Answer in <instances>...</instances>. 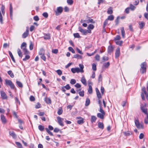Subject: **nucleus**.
Here are the masks:
<instances>
[{
  "mask_svg": "<svg viewBox=\"0 0 148 148\" xmlns=\"http://www.w3.org/2000/svg\"><path fill=\"white\" fill-rule=\"evenodd\" d=\"M8 73L12 78H13L14 77V75L11 71H8Z\"/></svg>",
  "mask_w": 148,
  "mask_h": 148,
  "instance_id": "obj_33",
  "label": "nucleus"
},
{
  "mask_svg": "<svg viewBox=\"0 0 148 148\" xmlns=\"http://www.w3.org/2000/svg\"><path fill=\"white\" fill-rule=\"evenodd\" d=\"M45 51L43 49H41L39 52V54L41 55L44 54Z\"/></svg>",
  "mask_w": 148,
  "mask_h": 148,
  "instance_id": "obj_37",
  "label": "nucleus"
},
{
  "mask_svg": "<svg viewBox=\"0 0 148 148\" xmlns=\"http://www.w3.org/2000/svg\"><path fill=\"white\" fill-rule=\"evenodd\" d=\"M45 101L46 103L48 104L51 103V101L50 99L49 98H46Z\"/></svg>",
  "mask_w": 148,
  "mask_h": 148,
  "instance_id": "obj_41",
  "label": "nucleus"
},
{
  "mask_svg": "<svg viewBox=\"0 0 148 148\" xmlns=\"http://www.w3.org/2000/svg\"><path fill=\"white\" fill-rule=\"evenodd\" d=\"M57 119L58 122L59 124L61 126H64V125L62 122V121L64 120V119L62 118L59 116H58L57 117Z\"/></svg>",
  "mask_w": 148,
  "mask_h": 148,
  "instance_id": "obj_8",
  "label": "nucleus"
},
{
  "mask_svg": "<svg viewBox=\"0 0 148 148\" xmlns=\"http://www.w3.org/2000/svg\"><path fill=\"white\" fill-rule=\"evenodd\" d=\"M92 69L94 71L96 70V65L94 63H93L92 65Z\"/></svg>",
  "mask_w": 148,
  "mask_h": 148,
  "instance_id": "obj_54",
  "label": "nucleus"
},
{
  "mask_svg": "<svg viewBox=\"0 0 148 148\" xmlns=\"http://www.w3.org/2000/svg\"><path fill=\"white\" fill-rule=\"evenodd\" d=\"M108 19H106L103 23V27L104 28L108 23Z\"/></svg>",
  "mask_w": 148,
  "mask_h": 148,
  "instance_id": "obj_56",
  "label": "nucleus"
},
{
  "mask_svg": "<svg viewBox=\"0 0 148 148\" xmlns=\"http://www.w3.org/2000/svg\"><path fill=\"white\" fill-rule=\"evenodd\" d=\"M108 14H111L113 13L112 8V7H110L108 8L107 11Z\"/></svg>",
  "mask_w": 148,
  "mask_h": 148,
  "instance_id": "obj_24",
  "label": "nucleus"
},
{
  "mask_svg": "<svg viewBox=\"0 0 148 148\" xmlns=\"http://www.w3.org/2000/svg\"><path fill=\"white\" fill-rule=\"evenodd\" d=\"M88 93L90 94H91L92 93V87L90 85H89V88L88 89Z\"/></svg>",
  "mask_w": 148,
  "mask_h": 148,
  "instance_id": "obj_25",
  "label": "nucleus"
},
{
  "mask_svg": "<svg viewBox=\"0 0 148 148\" xmlns=\"http://www.w3.org/2000/svg\"><path fill=\"white\" fill-rule=\"evenodd\" d=\"M9 54L10 56V57H11V59L14 62H15V60L13 57V56L12 54V53H11V52L10 51H9Z\"/></svg>",
  "mask_w": 148,
  "mask_h": 148,
  "instance_id": "obj_30",
  "label": "nucleus"
},
{
  "mask_svg": "<svg viewBox=\"0 0 148 148\" xmlns=\"http://www.w3.org/2000/svg\"><path fill=\"white\" fill-rule=\"evenodd\" d=\"M79 31L84 35H86L87 32L88 30L84 29L81 27H79Z\"/></svg>",
  "mask_w": 148,
  "mask_h": 148,
  "instance_id": "obj_13",
  "label": "nucleus"
},
{
  "mask_svg": "<svg viewBox=\"0 0 148 148\" xmlns=\"http://www.w3.org/2000/svg\"><path fill=\"white\" fill-rule=\"evenodd\" d=\"M42 15L45 18H47L48 17V15L47 13L45 12L43 13Z\"/></svg>",
  "mask_w": 148,
  "mask_h": 148,
  "instance_id": "obj_63",
  "label": "nucleus"
},
{
  "mask_svg": "<svg viewBox=\"0 0 148 148\" xmlns=\"http://www.w3.org/2000/svg\"><path fill=\"white\" fill-rule=\"evenodd\" d=\"M96 91V92L98 98L99 99L101 97V94L99 92V91L98 88H96L95 89Z\"/></svg>",
  "mask_w": 148,
  "mask_h": 148,
  "instance_id": "obj_15",
  "label": "nucleus"
},
{
  "mask_svg": "<svg viewBox=\"0 0 148 148\" xmlns=\"http://www.w3.org/2000/svg\"><path fill=\"white\" fill-rule=\"evenodd\" d=\"M102 79V77L101 74H100L99 76L98 80L99 82L101 81Z\"/></svg>",
  "mask_w": 148,
  "mask_h": 148,
  "instance_id": "obj_62",
  "label": "nucleus"
},
{
  "mask_svg": "<svg viewBox=\"0 0 148 148\" xmlns=\"http://www.w3.org/2000/svg\"><path fill=\"white\" fill-rule=\"evenodd\" d=\"M144 16L145 18L148 20V13H145L144 14Z\"/></svg>",
  "mask_w": 148,
  "mask_h": 148,
  "instance_id": "obj_64",
  "label": "nucleus"
},
{
  "mask_svg": "<svg viewBox=\"0 0 148 148\" xmlns=\"http://www.w3.org/2000/svg\"><path fill=\"white\" fill-rule=\"evenodd\" d=\"M107 19L108 20L112 21L114 19V16L113 15H110L108 16Z\"/></svg>",
  "mask_w": 148,
  "mask_h": 148,
  "instance_id": "obj_34",
  "label": "nucleus"
},
{
  "mask_svg": "<svg viewBox=\"0 0 148 148\" xmlns=\"http://www.w3.org/2000/svg\"><path fill=\"white\" fill-rule=\"evenodd\" d=\"M73 36L74 37L76 38H79L80 37V36L79 35V34L78 33L74 34Z\"/></svg>",
  "mask_w": 148,
  "mask_h": 148,
  "instance_id": "obj_52",
  "label": "nucleus"
},
{
  "mask_svg": "<svg viewBox=\"0 0 148 148\" xmlns=\"http://www.w3.org/2000/svg\"><path fill=\"white\" fill-rule=\"evenodd\" d=\"M79 95L81 97H83L84 96V91H80L78 92Z\"/></svg>",
  "mask_w": 148,
  "mask_h": 148,
  "instance_id": "obj_50",
  "label": "nucleus"
},
{
  "mask_svg": "<svg viewBox=\"0 0 148 148\" xmlns=\"http://www.w3.org/2000/svg\"><path fill=\"white\" fill-rule=\"evenodd\" d=\"M115 43L116 44L119 45L120 46H121L123 43L122 41H117L115 42Z\"/></svg>",
  "mask_w": 148,
  "mask_h": 148,
  "instance_id": "obj_40",
  "label": "nucleus"
},
{
  "mask_svg": "<svg viewBox=\"0 0 148 148\" xmlns=\"http://www.w3.org/2000/svg\"><path fill=\"white\" fill-rule=\"evenodd\" d=\"M130 8L132 10H134L136 8V7L132 4L130 5Z\"/></svg>",
  "mask_w": 148,
  "mask_h": 148,
  "instance_id": "obj_57",
  "label": "nucleus"
},
{
  "mask_svg": "<svg viewBox=\"0 0 148 148\" xmlns=\"http://www.w3.org/2000/svg\"><path fill=\"white\" fill-rule=\"evenodd\" d=\"M113 48L112 46H108V53H110L113 51Z\"/></svg>",
  "mask_w": 148,
  "mask_h": 148,
  "instance_id": "obj_21",
  "label": "nucleus"
},
{
  "mask_svg": "<svg viewBox=\"0 0 148 148\" xmlns=\"http://www.w3.org/2000/svg\"><path fill=\"white\" fill-rule=\"evenodd\" d=\"M45 130H46L47 132L51 136H53V133L50 132L49 130L47 128H45Z\"/></svg>",
  "mask_w": 148,
  "mask_h": 148,
  "instance_id": "obj_43",
  "label": "nucleus"
},
{
  "mask_svg": "<svg viewBox=\"0 0 148 148\" xmlns=\"http://www.w3.org/2000/svg\"><path fill=\"white\" fill-rule=\"evenodd\" d=\"M63 112V110L62 108H60L59 109L57 113L59 115H60Z\"/></svg>",
  "mask_w": 148,
  "mask_h": 148,
  "instance_id": "obj_38",
  "label": "nucleus"
},
{
  "mask_svg": "<svg viewBox=\"0 0 148 148\" xmlns=\"http://www.w3.org/2000/svg\"><path fill=\"white\" fill-rule=\"evenodd\" d=\"M63 11V8L61 7H59L57 8V10L55 11L56 16H58L61 14Z\"/></svg>",
  "mask_w": 148,
  "mask_h": 148,
  "instance_id": "obj_5",
  "label": "nucleus"
},
{
  "mask_svg": "<svg viewBox=\"0 0 148 148\" xmlns=\"http://www.w3.org/2000/svg\"><path fill=\"white\" fill-rule=\"evenodd\" d=\"M5 81L7 85L9 86L11 89H14L15 87L14 85L10 80L5 79Z\"/></svg>",
  "mask_w": 148,
  "mask_h": 148,
  "instance_id": "obj_3",
  "label": "nucleus"
},
{
  "mask_svg": "<svg viewBox=\"0 0 148 148\" xmlns=\"http://www.w3.org/2000/svg\"><path fill=\"white\" fill-rule=\"evenodd\" d=\"M17 85L20 87H22L23 85L22 83L19 81H17L16 82Z\"/></svg>",
  "mask_w": 148,
  "mask_h": 148,
  "instance_id": "obj_42",
  "label": "nucleus"
},
{
  "mask_svg": "<svg viewBox=\"0 0 148 148\" xmlns=\"http://www.w3.org/2000/svg\"><path fill=\"white\" fill-rule=\"evenodd\" d=\"M146 104H145L144 105L142 104L140 106V108L142 112L147 115L148 113L147 112V108H146Z\"/></svg>",
  "mask_w": 148,
  "mask_h": 148,
  "instance_id": "obj_6",
  "label": "nucleus"
},
{
  "mask_svg": "<svg viewBox=\"0 0 148 148\" xmlns=\"http://www.w3.org/2000/svg\"><path fill=\"white\" fill-rule=\"evenodd\" d=\"M98 127L100 129H103L104 128V125L102 123L99 122L98 123Z\"/></svg>",
  "mask_w": 148,
  "mask_h": 148,
  "instance_id": "obj_19",
  "label": "nucleus"
},
{
  "mask_svg": "<svg viewBox=\"0 0 148 148\" xmlns=\"http://www.w3.org/2000/svg\"><path fill=\"white\" fill-rule=\"evenodd\" d=\"M99 111L101 113L105 114V112L104 111V110L102 108L101 106H100V110H99Z\"/></svg>",
  "mask_w": 148,
  "mask_h": 148,
  "instance_id": "obj_47",
  "label": "nucleus"
},
{
  "mask_svg": "<svg viewBox=\"0 0 148 148\" xmlns=\"http://www.w3.org/2000/svg\"><path fill=\"white\" fill-rule=\"evenodd\" d=\"M38 128L40 131H42L44 129V127L43 126H42L41 125H39L38 126Z\"/></svg>",
  "mask_w": 148,
  "mask_h": 148,
  "instance_id": "obj_36",
  "label": "nucleus"
},
{
  "mask_svg": "<svg viewBox=\"0 0 148 148\" xmlns=\"http://www.w3.org/2000/svg\"><path fill=\"white\" fill-rule=\"evenodd\" d=\"M84 22H85L88 23H95V22L93 21V19L90 18V17H88L87 20H84Z\"/></svg>",
  "mask_w": 148,
  "mask_h": 148,
  "instance_id": "obj_12",
  "label": "nucleus"
},
{
  "mask_svg": "<svg viewBox=\"0 0 148 148\" xmlns=\"http://www.w3.org/2000/svg\"><path fill=\"white\" fill-rule=\"evenodd\" d=\"M121 37L119 35H117L115 38L114 40H120Z\"/></svg>",
  "mask_w": 148,
  "mask_h": 148,
  "instance_id": "obj_45",
  "label": "nucleus"
},
{
  "mask_svg": "<svg viewBox=\"0 0 148 148\" xmlns=\"http://www.w3.org/2000/svg\"><path fill=\"white\" fill-rule=\"evenodd\" d=\"M110 63L109 62H107V63H104L103 65V66L105 68H107L109 67L110 66Z\"/></svg>",
  "mask_w": 148,
  "mask_h": 148,
  "instance_id": "obj_32",
  "label": "nucleus"
},
{
  "mask_svg": "<svg viewBox=\"0 0 148 148\" xmlns=\"http://www.w3.org/2000/svg\"><path fill=\"white\" fill-rule=\"evenodd\" d=\"M0 93L2 99H7L8 97L5 93L3 91H1Z\"/></svg>",
  "mask_w": 148,
  "mask_h": 148,
  "instance_id": "obj_9",
  "label": "nucleus"
},
{
  "mask_svg": "<svg viewBox=\"0 0 148 148\" xmlns=\"http://www.w3.org/2000/svg\"><path fill=\"white\" fill-rule=\"evenodd\" d=\"M121 34L123 38H124L125 33V30L124 29V27H121Z\"/></svg>",
  "mask_w": 148,
  "mask_h": 148,
  "instance_id": "obj_23",
  "label": "nucleus"
},
{
  "mask_svg": "<svg viewBox=\"0 0 148 148\" xmlns=\"http://www.w3.org/2000/svg\"><path fill=\"white\" fill-rule=\"evenodd\" d=\"M4 9H5L4 6L3 5H2V6L1 8V12L3 14V15H4V14L5 13V11L4 10Z\"/></svg>",
  "mask_w": 148,
  "mask_h": 148,
  "instance_id": "obj_31",
  "label": "nucleus"
},
{
  "mask_svg": "<svg viewBox=\"0 0 148 148\" xmlns=\"http://www.w3.org/2000/svg\"><path fill=\"white\" fill-rule=\"evenodd\" d=\"M120 54V49L119 47H117L115 50V57L116 58H118Z\"/></svg>",
  "mask_w": 148,
  "mask_h": 148,
  "instance_id": "obj_7",
  "label": "nucleus"
},
{
  "mask_svg": "<svg viewBox=\"0 0 148 148\" xmlns=\"http://www.w3.org/2000/svg\"><path fill=\"white\" fill-rule=\"evenodd\" d=\"M138 24L139 28L140 29H142L145 26V23L143 21H139L138 22Z\"/></svg>",
  "mask_w": 148,
  "mask_h": 148,
  "instance_id": "obj_11",
  "label": "nucleus"
},
{
  "mask_svg": "<svg viewBox=\"0 0 148 148\" xmlns=\"http://www.w3.org/2000/svg\"><path fill=\"white\" fill-rule=\"evenodd\" d=\"M73 58H77V59H82V56L78 54H76L73 55Z\"/></svg>",
  "mask_w": 148,
  "mask_h": 148,
  "instance_id": "obj_16",
  "label": "nucleus"
},
{
  "mask_svg": "<svg viewBox=\"0 0 148 148\" xmlns=\"http://www.w3.org/2000/svg\"><path fill=\"white\" fill-rule=\"evenodd\" d=\"M17 52H18V54L19 56L20 57H21V58L22 56V52H21V51L19 49H18L17 50Z\"/></svg>",
  "mask_w": 148,
  "mask_h": 148,
  "instance_id": "obj_39",
  "label": "nucleus"
},
{
  "mask_svg": "<svg viewBox=\"0 0 148 148\" xmlns=\"http://www.w3.org/2000/svg\"><path fill=\"white\" fill-rule=\"evenodd\" d=\"M44 38L45 39H49L50 38V35L49 34H46L44 36Z\"/></svg>",
  "mask_w": 148,
  "mask_h": 148,
  "instance_id": "obj_27",
  "label": "nucleus"
},
{
  "mask_svg": "<svg viewBox=\"0 0 148 148\" xmlns=\"http://www.w3.org/2000/svg\"><path fill=\"white\" fill-rule=\"evenodd\" d=\"M81 82L84 85H85V86H86L87 85L86 80L84 76L83 77H82V78L81 79Z\"/></svg>",
  "mask_w": 148,
  "mask_h": 148,
  "instance_id": "obj_17",
  "label": "nucleus"
},
{
  "mask_svg": "<svg viewBox=\"0 0 148 148\" xmlns=\"http://www.w3.org/2000/svg\"><path fill=\"white\" fill-rule=\"evenodd\" d=\"M40 56H40L41 58L43 60H44V61H46V58L45 56L44 55V54H42V55H41Z\"/></svg>",
  "mask_w": 148,
  "mask_h": 148,
  "instance_id": "obj_61",
  "label": "nucleus"
},
{
  "mask_svg": "<svg viewBox=\"0 0 148 148\" xmlns=\"http://www.w3.org/2000/svg\"><path fill=\"white\" fill-rule=\"evenodd\" d=\"M67 2L69 5H71L73 4V0H67Z\"/></svg>",
  "mask_w": 148,
  "mask_h": 148,
  "instance_id": "obj_44",
  "label": "nucleus"
},
{
  "mask_svg": "<svg viewBox=\"0 0 148 148\" xmlns=\"http://www.w3.org/2000/svg\"><path fill=\"white\" fill-rule=\"evenodd\" d=\"M29 32H27V30L22 35V37L23 38H25L28 35Z\"/></svg>",
  "mask_w": 148,
  "mask_h": 148,
  "instance_id": "obj_20",
  "label": "nucleus"
},
{
  "mask_svg": "<svg viewBox=\"0 0 148 148\" xmlns=\"http://www.w3.org/2000/svg\"><path fill=\"white\" fill-rule=\"evenodd\" d=\"M1 119L2 123L5 124L6 123L7 121L6 119L5 116L3 114H1Z\"/></svg>",
  "mask_w": 148,
  "mask_h": 148,
  "instance_id": "obj_10",
  "label": "nucleus"
},
{
  "mask_svg": "<svg viewBox=\"0 0 148 148\" xmlns=\"http://www.w3.org/2000/svg\"><path fill=\"white\" fill-rule=\"evenodd\" d=\"M123 133L125 136H129L132 134V133L131 132H123Z\"/></svg>",
  "mask_w": 148,
  "mask_h": 148,
  "instance_id": "obj_35",
  "label": "nucleus"
},
{
  "mask_svg": "<svg viewBox=\"0 0 148 148\" xmlns=\"http://www.w3.org/2000/svg\"><path fill=\"white\" fill-rule=\"evenodd\" d=\"M105 115V114L99 113L97 114V116L98 118L103 119L104 118V116Z\"/></svg>",
  "mask_w": 148,
  "mask_h": 148,
  "instance_id": "obj_18",
  "label": "nucleus"
},
{
  "mask_svg": "<svg viewBox=\"0 0 148 148\" xmlns=\"http://www.w3.org/2000/svg\"><path fill=\"white\" fill-rule=\"evenodd\" d=\"M68 49L69 51H71L73 53H75V51L72 47H69L68 48Z\"/></svg>",
  "mask_w": 148,
  "mask_h": 148,
  "instance_id": "obj_48",
  "label": "nucleus"
},
{
  "mask_svg": "<svg viewBox=\"0 0 148 148\" xmlns=\"http://www.w3.org/2000/svg\"><path fill=\"white\" fill-rule=\"evenodd\" d=\"M134 122L137 127L138 128H139L140 127V125L138 121V120H135Z\"/></svg>",
  "mask_w": 148,
  "mask_h": 148,
  "instance_id": "obj_22",
  "label": "nucleus"
},
{
  "mask_svg": "<svg viewBox=\"0 0 148 148\" xmlns=\"http://www.w3.org/2000/svg\"><path fill=\"white\" fill-rule=\"evenodd\" d=\"M76 50L77 51V52L81 54H83V53L82 52V51H81L79 49H78V48H76Z\"/></svg>",
  "mask_w": 148,
  "mask_h": 148,
  "instance_id": "obj_60",
  "label": "nucleus"
},
{
  "mask_svg": "<svg viewBox=\"0 0 148 148\" xmlns=\"http://www.w3.org/2000/svg\"><path fill=\"white\" fill-rule=\"evenodd\" d=\"M10 135L12 136L13 138H15L16 136V135L14 132H10Z\"/></svg>",
  "mask_w": 148,
  "mask_h": 148,
  "instance_id": "obj_53",
  "label": "nucleus"
},
{
  "mask_svg": "<svg viewBox=\"0 0 148 148\" xmlns=\"http://www.w3.org/2000/svg\"><path fill=\"white\" fill-rule=\"evenodd\" d=\"M79 66L80 68L77 67L75 68H72L71 69V72L73 73H83L84 72L83 69L84 68V66L83 64H79Z\"/></svg>",
  "mask_w": 148,
  "mask_h": 148,
  "instance_id": "obj_1",
  "label": "nucleus"
},
{
  "mask_svg": "<svg viewBox=\"0 0 148 148\" xmlns=\"http://www.w3.org/2000/svg\"><path fill=\"white\" fill-rule=\"evenodd\" d=\"M70 83L72 85L76 83V81L75 79H72L70 82Z\"/></svg>",
  "mask_w": 148,
  "mask_h": 148,
  "instance_id": "obj_49",
  "label": "nucleus"
},
{
  "mask_svg": "<svg viewBox=\"0 0 148 148\" xmlns=\"http://www.w3.org/2000/svg\"><path fill=\"white\" fill-rule=\"evenodd\" d=\"M13 8L12 5V4L10 3V15L11 19H12V13H13Z\"/></svg>",
  "mask_w": 148,
  "mask_h": 148,
  "instance_id": "obj_14",
  "label": "nucleus"
},
{
  "mask_svg": "<svg viewBox=\"0 0 148 148\" xmlns=\"http://www.w3.org/2000/svg\"><path fill=\"white\" fill-rule=\"evenodd\" d=\"M26 43L25 42H23L21 45V48L23 49V51L24 52L25 55L27 54L28 51L26 49Z\"/></svg>",
  "mask_w": 148,
  "mask_h": 148,
  "instance_id": "obj_4",
  "label": "nucleus"
},
{
  "mask_svg": "<svg viewBox=\"0 0 148 148\" xmlns=\"http://www.w3.org/2000/svg\"><path fill=\"white\" fill-rule=\"evenodd\" d=\"M52 52L53 53L55 54H57L58 52V50L57 49H53L52 50Z\"/></svg>",
  "mask_w": 148,
  "mask_h": 148,
  "instance_id": "obj_59",
  "label": "nucleus"
},
{
  "mask_svg": "<svg viewBox=\"0 0 148 148\" xmlns=\"http://www.w3.org/2000/svg\"><path fill=\"white\" fill-rule=\"evenodd\" d=\"M56 72L58 73V74L60 75H61L62 74V71L60 69L57 70L56 71Z\"/></svg>",
  "mask_w": 148,
  "mask_h": 148,
  "instance_id": "obj_55",
  "label": "nucleus"
},
{
  "mask_svg": "<svg viewBox=\"0 0 148 148\" xmlns=\"http://www.w3.org/2000/svg\"><path fill=\"white\" fill-rule=\"evenodd\" d=\"M15 143L17 145V147L18 148H23L22 145L19 142H16Z\"/></svg>",
  "mask_w": 148,
  "mask_h": 148,
  "instance_id": "obj_26",
  "label": "nucleus"
},
{
  "mask_svg": "<svg viewBox=\"0 0 148 148\" xmlns=\"http://www.w3.org/2000/svg\"><path fill=\"white\" fill-rule=\"evenodd\" d=\"M94 27V26L93 25L90 24L88 25L87 28L88 29H93Z\"/></svg>",
  "mask_w": 148,
  "mask_h": 148,
  "instance_id": "obj_46",
  "label": "nucleus"
},
{
  "mask_svg": "<svg viewBox=\"0 0 148 148\" xmlns=\"http://www.w3.org/2000/svg\"><path fill=\"white\" fill-rule=\"evenodd\" d=\"M90 103V100L88 98H87L86 99L85 104V106H88Z\"/></svg>",
  "mask_w": 148,
  "mask_h": 148,
  "instance_id": "obj_28",
  "label": "nucleus"
},
{
  "mask_svg": "<svg viewBox=\"0 0 148 148\" xmlns=\"http://www.w3.org/2000/svg\"><path fill=\"white\" fill-rule=\"evenodd\" d=\"M140 71L141 73L143 74L145 73L146 71L147 64L146 62H144L142 63L140 65Z\"/></svg>",
  "mask_w": 148,
  "mask_h": 148,
  "instance_id": "obj_2",
  "label": "nucleus"
},
{
  "mask_svg": "<svg viewBox=\"0 0 148 148\" xmlns=\"http://www.w3.org/2000/svg\"><path fill=\"white\" fill-rule=\"evenodd\" d=\"M97 119V118L95 116H91V121L92 123L95 122Z\"/></svg>",
  "mask_w": 148,
  "mask_h": 148,
  "instance_id": "obj_29",
  "label": "nucleus"
},
{
  "mask_svg": "<svg viewBox=\"0 0 148 148\" xmlns=\"http://www.w3.org/2000/svg\"><path fill=\"white\" fill-rule=\"evenodd\" d=\"M30 56L29 55H26L25 58L23 59V60L24 61H25L27 60H28L30 58Z\"/></svg>",
  "mask_w": 148,
  "mask_h": 148,
  "instance_id": "obj_51",
  "label": "nucleus"
},
{
  "mask_svg": "<svg viewBox=\"0 0 148 148\" xmlns=\"http://www.w3.org/2000/svg\"><path fill=\"white\" fill-rule=\"evenodd\" d=\"M144 122L146 124H147L148 123V114H147V115L146 118L145 119Z\"/></svg>",
  "mask_w": 148,
  "mask_h": 148,
  "instance_id": "obj_58",
  "label": "nucleus"
}]
</instances>
